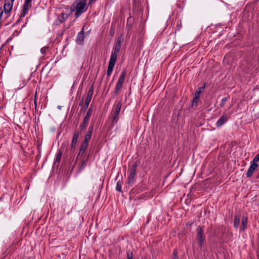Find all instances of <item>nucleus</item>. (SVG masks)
Masks as SVG:
<instances>
[{
	"instance_id": "nucleus-1",
	"label": "nucleus",
	"mask_w": 259,
	"mask_h": 259,
	"mask_svg": "<svg viewBox=\"0 0 259 259\" xmlns=\"http://www.w3.org/2000/svg\"><path fill=\"white\" fill-rule=\"evenodd\" d=\"M87 0H75L72 4L70 10L71 13L75 12V18H77L87 10Z\"/></svg>"
},
{
	"instance_id": "nucleus-2",
	"label": "nucleus",
	"mask_w": 259,
	"mask_h": 259,
	"mask_svg": "<svg viewBox=\"0 0 259 259\" xmlns=\"http://www.w3.org/2000/svg\"><path fill=\"white\" fill-rule=\"evenodd\" d=\"M139 163V161H135L133 165L129 169L130 174L128 177L127 182H126V184L128 186H132L135 181V177L136 175L137 168L138 166Z\"/></svg>"
},
{
	"instance_id": "nucleus-3",
	"label": "nucleus",
	"mask_w": 259,
	"mask_h": 259,
	"mask_svg": "<svg viewBox=\"0 0 259 259\" xmlns=\"http://www.w3.org/2000/svg\"><path fill=\"white\" fill-rule=\"evenodd\" d=\"M196 238L199 246L202 248L204 244L205 236L204 233V227L199 226L197 229Z\"/></svg>"
},
{
	"instance_id": "nucleus-4",
	"label": "nucleus",
	"mask_w": 259,
	"mask_h": 259,
	"mask_svg": "<svg viewBox=\"0 0 259 259\" xmlns=\"http://www.w3.org/2000/svg\"><path fill=\"white\" fill-rule=\"evenodd\" d=\"M126 74V72L125 70H124L121 72L120 76L117 81V82L115 88V90L113 92L114 96H116L117 95H118L119 92L121 90L123 87V84Z\"/></svg>"
},
{
	"instance_id": "nucleus-5",
	"label": "nucleus",
	"mask_w": 259,
	"mask_h": 259,
	"mask_svg": "<svg viewBox=\"0 0 259 259\" xmlns=\"http://www.w3.org/2000/svg\"><path fill=\"white\" fill-rule=\"evenodd\" d=\"M123 41V38L122 36H119L114 46L113 51L111 53V57H113L114 58L117 59V55L119 53L122 43Z\"/></svg>"
},
{
	"instance_id": "nucleus-6",
	"label": "nucleus",
	"mask_w": 259,
	"mask_h": 259,
	"mask_svg": "<svg viewBox=\"0 0 259 259\" xmlns=\"http://www.w3.org/2000/svg\"><path fill=\"white\" fill-rule=\"evenodd\" d=\"M79 131L76 130L73 135L72 139L70 144L71 150L70 153L73 154L75 152V150L78 142V139L79 136Z\"/></svg>"
},
{
	"instance_id": "nucleus-7",
	"label": "nucleus",
	"mask_w": 259,
	"mask_h": 259,
	"mask_svg": "<svg viewBox=\"0 0 259 259\" xmlns=\"http://www.w3.org/2000/svg\"><path fill=\"white\" fill-rule=\"evenodd\" d=\"M65 10L66 12H64L63 11L61 13L60 16L58 17L57 21L59 22V24L64 22L72 13L69 9V6H66Z\"/></svg>"
},
{
	"instance_id": "nucleus-8",
	"label": "nucleus",
	"mask_w": 259,
	"mask_h": 259,
	"mask_svg": "<svg viewBox=\"0 0 259 259\" xmlns=\"http://www.w3.org/2000/svg\"><path fill=\"white\" fill-rule=\"evenodd\" d=\"M32 0H25L24 4L23 6V9L21 13V18L24 17L28 13V11L32 7Z\"/></svg>"
},
{
	"instance_id": "nucleus-9",
	"label": "nucleus",
	"mask_w": 259,
	"mask_h": 259,
	"mask_svg": "<svg viewBox=\"0 0 259 259\" xmlns=\"http://www.w3.org/2000/svg\"><path fill=\"white\" fill-rule=\"evenodd\" d=\"M14 1L15 0H5L4 11L6 14H8L11 11Z\"/></svg>"
},
{
	"instance_id": "nucleus-10",
	"label": "nucleus",
	"mask_w": 259,
	"mask_h": 259,
	"mask_svg": "<svg viewBox=\"0 0 259 259\" xmlns=\"http://www.w3.org/2000/svg\"><path fill=\"white\" fill-rule=\"evenodd\" d=\"M116 59L110 57L106 73L108 76H109L111 75L112 72L113 71V68L116 63Z\"/></svg>"
},
{
	"instance_id": "nucleus-11",
	"label": "nucleus",
	"mask_w": 259,
	"mask_h": 259,
	"mask_svg": "<svg viewBox=\"0 0 259 259\" xmlns=\"http://www.w3.org/2000/svg\"><path fill=\"white\" fill-rule=\"evenodd\" d=\"M84 27L83 26L82 28V30L77 34L76 38V42L78 45H82L84 42Z\"/></svg>"
},
{
	"instance_id": "nucleus-12",
	"label": "nucleus",
	"mask_w": 259,
	"mask_h": 259,
	"mask_svg": "<svg viewBox=\"0 0 259 259\" xmlns=\"http://www.w3.org/2000/svg\"><path fill=\"white\" fill-rule=\"evenodd\" d=\"M90 157L79 158H78L80 160L79 164L78 165V170L79 171H81L87 165L88 161Z\"/></svg>"
},
{
	"instance_id": "nucleus-13",
	"label": "nucleus",
	"mask_w": 259,
	"mask_h": 259,
	"mask_svg": "<svg viewBox=\"0 0 259 259\" xmlns=\"http://www.w3.org/2000/svg\"><path fill=\"white\" fill-rule=\"evenodd\" d=\"M258 167V164L255 162H253L250 165L247 173L246 174L247 178H250L253 173L254 170Z\"/></svg>"
},
{
	"instance_id": "nucleus-14",
	"label": "nucleus",
	"mask_w": 259,
	"mask_h": 259,
	"mask_svg": "<svg viewBox=\"0 0 259 259\" xmlns=\"http://www.w3.org/2000/svg\"><path fill=\"white\" fill-rule=\"evenodd\" d=\"M228 119V116L227 114H223L218 120L216 123V125L218 127H220L226 123Z\"/></svg>"
},
{
	"instance_id": "nucleus-15",
	"label": "nucleus",
	"mask_w": 259,
	"mask_h": 259,
	"mask_svg": "<svg viewBox=\"0 0 259 259\" xmlns=\"http://www.w3.org/2000/svg\"><path fill=\"white\" fill-rule=\"evenodd\" d=\"M86 150H87L83 149L79 147V152L77 155L76 159L79 158L90 157V152H89L88 154H87Z\"/></svg>"
},
{
	"instance_id": "nucleus-16",
	"label": "nucleus",
	"mask_w": 259,
	"mask_h": 259,
	"mask_svg": "<svg viewBox=\"0 0 259 259\" xmlns=\"http://www.w3.org/2000/svg\"><path fill=\"white\" fill-rule=\"evenodd\" d=\"M248 218L247 216H243L241 220V225L240 227V232L244 231L247 228Z\"/></svg>"
},
{
	"instance_id": "nucleus-17",
	"label": "nucleus",
	"mask_w": 259,
	"mask_h": 259,
	"mask_svg": "<svg viewBox=\"0 0 259 259\" xmlns=\"http://www.w3.org/2000/svg\"><path fill=\"white\" fill-rule=\"evenodd\" d=\"M240 216L238 214L235 215L234 220L233 222V227L235 229H237L239 227L240 224Z\"/></svg>"
},
{
	"instance_id": "nucleus-18",
	"label": "nucleus",
	"mask_w": 259,
	"mask_h": 259,
	"mask_svg": "<svg viewBox=\"0 0 259 259\" xmlns=\"http://www.w3.org/2000/svg\"><path fill=\"white\" fill-rule=\"evenodd\" d=\"M89 120L83 119L82 123L79 125V128L80 132L85 130L88 126Z\"/></svg>"
},
{
	"instance_id": "nucleus-19",
	"label": "nucleus",
	"mask_w": 259,
	"mask_h": 259,
	"mask_svg": "<svg viewBox=\"0 0 259 259\" xmlns=\"http://www.w3.org/2000/svg\"><path fill=\"white\" fill-rule=\"evenodd\" d=\"M89 142L90 140L84 139L82 142L81 143L80 148L87 150L89 146Z\"/></svg>"
},
{
	"instance_id": "nucleus-20",
	"label": "nucleus",
	"mask_w": 259,
	"mask_h": 259,
	"mask_svg": "<svg viewBox=\"0 0 259 259\" xmlns=\"http://www.w3.org/2000/svg\"><path fill=\"white\" fill-rule=\"evenodd\" d=\"M205 88V83H204L203 86L199 87L195 93V95L200 97V95L204 91Z\"/></svg>"
},
{
	"instance_id": "nucleus-21",
	"label": "nucleus",
	"mask_w": 259,
	"mask_h": 259,
	"mask_svg": "<svg viewBox=\"0 0 259 259\" xmlns=\"http://www.w3.org/2000/svg\"><path fill=\"white\" fill-rule=\"evenodd\" d=\"M92 112V105H91L90 106V107L89 108V109L88 110L87 113H86L85 116L84 117L83 119L89 120Z\"/></svg>"
},
{
	"instance_id": "nucleus-22",
	"label": "nucleus",
	"mask_w": 259,
	"mask_h": 259,
	"mask_svg": "<svg viewBox=\"0 0 259 259\" xmlns=\"http://www.w3.org/2000/svg\"><path fill=\"white\" fill-rule=\"evenodd\" d=\"M121 105H122V102H121V101H119L116 104V106L115 108L114 113L119 114Z\"/></svg>"
},
{
	"instance_id": "nucleus-23",
	"label": "nucleus",
	"mask_w": 259,
	"mask_h": 259,
	"mask_svg": "<svg viewBox=\"0 0 259 259\" xmlns=\"http://www.w3.org/2000/svg\"><path fill=\"white\" fill-rule=\"evenodd\" d=\"M199 100L200 97L194 95V97L192 101V106H196Z\"/></svg>"
},
{
	"instance_id": "nucleus-24",
	"label": "nucleus",
	"mask_w": 259,
	"mask_h": 259,
	"mask_svg": "<svg viewBox=\"0 0 259 259\" xmlns=\"http://www.w3.org/2000/svg\"><path fill=\"white\" fill-rule=\"evenodd\" d=\"M112 118V124H114L116 123L119 119V114H117L114 112Z\"/></svg>"
},
{
	"instance_id": "nucleus-25",
	"label": "nucleus",
	"mask_w": 259,
	"mask_h": 259,
	"mask_svg": "<svg viewBox=\"0 0 259 259\" xmlns=\"http://www.w3.org/2000/svg\"><path fill=\"white\" fill-rule=\"evenodd\" d=\"M62 156V152L61 150H60L57 154L56 157L55 159V161L56 162H59L61 160Z\"/></svg>"
},
{
	"instance_id": "nucleus-26",
	"label": "nucleus",
	"mask_w": 259,
	"mask_h": 259,
	"mask_svg": "<svg viewBox=\"0 0 259 259\" xmlns=\"http://www.w3.org/2000/svg\"><path fill=\"white\" fill-rule=\"evenodd\" d=\"M126 258L133 259V253L132 251L130 250H126Z\"/></svg>"
},
{
	"instance_id": "nucleus-27",
	"label": "nucleus",
	"mask_w": 259,
	"mask_h": 259,
	"mask_svg": "<svg viewBox=\"0 0 259 259\" xmlns=\"http://www.w3.org/2000/svg\"><path fill=\"white\" fill-rule=\"evenodd\" d=\"M121 187H122L121 183L120 182V181L119 180L116 184V190L119 192H122Z\"/></svg>"
},
{
	"instance_id": "nucleus-28",
	"label": "nucleus",
	"mask_w": 259,
	"mask_h": 259,
	"mask_svg": "<svg viewBox=\"0 0 259 259\" xmlns=\"http://www.w3.org/2000/svg\"><path fill=\"white\" fill-rule=\"evenodd\" d=\"M92 133H93L92 132L88 131L86 134L84 136V139H87V140L90 141Z\"/></svg>"
},
{
	"instance_id": "nucleus-29",
	"label": "nucleus",
	"mask_w": 259,
	"mask_h": 259,
	"mask_svg": "<svg viewBox=\"0 0 259 259\" xmlns=\"http://www.w3.org/2000/svg\"><path fill=\"white\" fill-rule=\"evenodd\" d=\"M93 92H94V87L93 85L88 91L87 97L92 98V96L93 95Z\"/></svg>"
},
{
	"instance_id": "nucleus-30",
	"label": "nucleus",
	"mask_w": 259,
	"mask_h": 259,
	"mask_svg": "<svg viewBox=\"0 0 259 259\" xmlns=\"http://www.w3.org/2000/svg\"><path fill=\"white\" fill-rule=\"evenodd\" d=\"M228 98L227 97H225V98H223L222 99V101H221V102L220 103V107H223L224 106V105L226 104V102H227V101L228 100Z\"/></svg>"
},
{
	"instance_id": "nucleus-31",
	"label": "nucleus",
	"mask_w": 259,
	"mask_h": 259,
	"mask_svg": "<svg viewBox=\"0 0 259 259\" xmlns=\"http://www.w3.org/2000/svg\"><path fill=\"white\" fill-rule=\"evenodd\" d=\"M110 35L111 36H113L115 33V28L113 27V25H112L110 29L109 32Z\"/></svg>"
},
{
	"instance_id": "nucleus-32",
	"label": "nucleus",
	"mask_w": 259,
	"mask_h": 259,
	"mask_svg": "<svg viewBox=\"0 0 259 259\" xmlns=\"http://www.w3.org/2000/svg\"><path fill=\"white\" fill-rule=\"evenodd\" d=\"M49 49V47L45 46L43 48H42L40 50V52L42 55L45 54L47 50Z\"/></svg>"
},
{
	"instance_id": "nucleus-33",
	"label": "nucleus",
	"mask_w": 259,
	"mask_h": 259,
	"mask_svg": "<svg viewBox=\"0 0 259 259\" xmlns=\"http://www.w3.org/2000/svg\"><path fill=\"white\" fill-rule=\"evenodd\" d=\"M89 106V105L86 104L84 103V104L82 105V107L80 109V112H85V110L88 109V107Z\"/></svg>"
},
{
	"instance_id": "nucleus-34",
	"label": "nucleus",
	"mask_w": 259,
	"mask_h": 259,
	"mask_svg": "<svg viewBox=\"0 0 259 259\" xmlns=\"http://www.w3.org/2000/svg\"><path fill=\"white\" fill-rule=\"evenodd\" d=\"M182 27V22L181 21H178L177 25L176 30L179 31Z\"/></svg>"
},
{
	"instance_id": "nucleus-35",
	"label": "nucleus",
	"mask_w": 259,
	"mask_h": 259,
	"mask_svg": "<svg viewBox=\"0 0 259 259\" xmlns=\"http://www.w3.org/2000/svg\"><path fill=\"white\" fill-rule=\"evenodd\" d=\"M258 161H259V153L255 156L253 159V162L256 163Z\"/></svg>"
},
{
	"instance_id": "nucleus-36",
	"label": "nucleus",
	"mask_w": 259,
	"mask_h": 259,
	"mask_svg": "<svg viewBox=\"0 0 259 259\" xmlns=\"http://www.w3.org/2000/svg\"><path fill=\"white\" fill-rule=\"evenodd\" d=\"M174 259H179L178 256V251L177 249H175L173 251Z\"/></svg>"
},
{
	"instance_id": "nucleus-37",
	"label": "nucleus",
	"mask_w": 259,
	"mask_h": 259,
	"mask_svg": "<svg viewBox=\"0 0 259 259\" xmlns=\"http://www.w3.org/2000/svg\"><path fill=\"white\" fill-rule=\"evenodd\" d=\"M92 98L87 97L84 103L87 105H89L91 101Z\"/></svg>"
},
{
	"instance_id": "nucleus-38",
	"label": "nucleus",
	"mask_w": 259,
	"mask_h": 259,
	"mask_svg": "<svg viewBox=\"0 0 259 259\" xmlns=\"http://www.w3.org/2000/svg\"><path fill=\"white\" fill-rule=\"evenodd\" d=\"M94 123H91L89 126V127L88 128V131H91L93 132V129H94Z\"/></svg>"
},
{
	"instance_id": "nucleus-39",
	"label": "nucleus",
	"mask_w": 259,
	"mask_h": 259,
	"mask_svg": "<svg viewBox=\"0 0 259 259\" xmlns=\"http://www.w3.org/2000/svg\"><path fill=\"white\" fill-rule=\"evenodd\" d=\"M193 223H194V222H192V221L188 222L186 223V226L190 227L193 224Z\"/></svg>"
},
{
	"instance_id": "nucleus-40",
	"label": "nucleus",
	"mask_w": 259,
	"mask_h": 259,
	"mask_svg": "<svg viewBox=\"0 0 259 259\" xmlns=\"http://www.w3.org/2000/svg\"><path fill=\"white\" fill-rule=\"evenodd\" d=\"M83 100H84L83 98H82V99H81V100L80 101V102L79 103V106H82L83 105Z\"/></svg>"
},
{
	"instance_id": "nucleus-41",
	"label": "nucleus",
	"mask_w": 259,
	"mask_h": 259,
	"mask_svg": "<svg viewBox=\"0 0 259 259\" xmlns=\"http://www.w3.org/2000/svg\"><path fill=\"white\" fill-rule=\"evenodd\" d=\"M3 14V10H2V8H0V18H2Z\"/></svg>"
},
{
	"instance_id": "nucleus-42",
	"label": "nucleus",
	"mask_w": 259,
	"mask_h": 259,
	"mask_svg": "<svg viewBox=\"0 0 259 259\" xmlns=\"http://www.w3.org/2000/svg\"><path fill=\"white\" fill-rule=\"evenodd\" d=\"M96 0H90L89 5H91L93 3L95 2Z\"/></svg>"
},
{
	"instance_id": "nucleus-43",
	"label": "nucleus",
	"mask_w": 259,
	"mask_h": 259,
	"mask_svg": "<svg viewBox=\"0 0 259 259\" xmlns=\"http://www.w3.org/2000/svg\"><path fill=\"white\" fill-rule=\"evenodd\" d=\"M22 18H21V15H20L19 18L18 19V20L17 21V23H19L21 21Z\"/></svg>"
},
{
	"instance_id": "nucleus-44",
	"label": "nucleus",
	"mask_w": 259,
	"mask_h": 259,
	"mask_svg": "<svg viewBox=\"0 0 259 259\" xmlns=\"http://www.w3.org/2000/svg\"><path fill=\"white\" fill-rule=\"evenodd\" d=\"M149 220L148 219V220H147V223H148L149 222Z\"/></svg>"
}]
</instances>
